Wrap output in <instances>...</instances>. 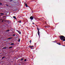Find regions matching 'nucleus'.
I'll return each mask as SVG.
<instances>
[{"label":"nucleus","instance_id":"nucleus-24","mask_svg":"<svg viewBox=\"0 0 65 65\" xmlns=\"http://www.w3.org/2000/svg\"><path fill=\"white\" fill-rule=\"evenodd\" d=\"M53 42H54V43L56 42V41H54Z\"/></svg>","mask_w":65,"mask_h":65},{"label":"nucleus","instance_id":"nucleus-33","mask_svg":"<svg viewBox=\"0 0 65 65\" xmlns=\"http://www.w3.org/2000/svg\"><path fill=\"white\" fill-rule=\"evenodd\" d=\"M15 3H17V2H16Z\"/></svg>","mask_w":65,"mask_h":65},{"label":"nucleus","instance_id":"nucleus-4","mask_svg":"<svg viewBox=\"0 0 65 65\" xmlns=\"http://www.w3.org/2000/svg\"><path fill=\"white\" fill-rule=\"evenodd\" d=\"M29 47H30L31 49H33L34 47V46H29Z\"/></svg>","mask_w":65,"mask_h":65},{"label":"nucleus","instance_id":"nucleus-16","mask_svg":"<svg viewBox=\"0 0 65 65\" xmlns=\"http://www.w3.org/2000/svg\"><path fill=\"white\" fill-rule=\"evenodd\" d=\"M26 61H27V59H25L24 61H25V62H26Z\"/></svg>","mask_w":65,"mask_h":65},{"label":"nucleus","instance_id":"nucleus-3","mask_svg":"<svg viewBox=\"0 0 65 65\" xmlns=\"http://www.w3.org/2000/svg\"><path fill=\"white\" fill-rule=\"evenodd\" d=\"M0 22H1V23H4V20H3L2 19H0Z\"/></svg>","mask_w":65,"mask_h":65},{"label":"nucleus","instance_id":"nucleus-28","mask_svg":"<svg viewBox=\"0 0 65 65\" xmlns=\"http://www.w3.org/2000/svg\"><path fill=\"white\" fill-rule=\"evenodd\" d=\"M6 6H8V5H6Z\"/></svg>","mask_w":65,"mask_h":65},{"label":"nucleus","instance_id":"nucleus-1","mask_svg":"<svg viewBox=\"0 0 65 65\" xmlns=\"http://www.w3.org/2000/svg\"><path fill=\"white\" fill-rule=\"evenodd\" d=\"M59 38L61 40H63V41H65V37H64V36L60 35L59 36Z\"/></svg>","mask_w":65,"mask_h":65},{"label":"nucleus","instance_id":"nucleus-8","mask_svg":"<svg viewBox=\"0 0 65 65\" xmlns=\"http://www.w3.org/2000/svg\"><path fill=\"white\" fill-rule=\"evenodd\" d=\"M13 18H14V19H15V20H17V19L16 18V17L15 16L13 17Z\"/></svg>","mask_w":65,"mask_h":65},{"label":"nucleus","instance_id":"nucleus-12","mask_svg":"<svg viewBox=\"0 0 65 65\" xmlns=\"http://www.w3.org/2000/svg\"><path fill=\"white\" fill-rule=\"evenodd\" d=\"M7 23H8V24L10 23V21H7Z\"/></svg>","mask_w":65,"mask_h":65},{"label":"nucleus","instance_id":"nucleus-6","mask_svg":"<svg viewBox=\"0 0 65 65\" xmlns=\"http://www.w3.org/2000/svg\"><path fill=\"white\" fill-rule=\"evenodd\" d=\"M16 31H18V32L19 33V34H21V32L20 31H19L18 30H16Z\"/></svg>","mask_w":65,"mask_h":65},{"label":"nucleus","instance_id":"nucleus-10","mask_svg":"<svg viewBox=\"0 0 65 65\" xmlns=\"http://www.w3.org/2000/svg\"><path fill=\"white\" fill-rule=\"evenodd\" d=\"M25 6L26 7H28V5H27V4H25Z\"/></svg>","mask_w":65,"mask_h":65},{"label":"nucleus","instance_id":"nucleus-2","mask_svg":"<svg viewBox=\"0 0 65 65\" xmlns=\"http://www.w3.org/2000/svg\"><path fill=\"white\" fill-rule=\"evenodd\" d=\"M37 29L38 31V34L39 37L40 36V35H39V28H38V27H37Z\"/></svg>","mask_w":65,"mask_h":65},{"label":"nucleus","instance_id":"nucleus-34","mask_svg":"<svg viewBox=\"0 0 65 65\" xmlns=\"http://www.w3.org/2000/svg\"><path fill=\"white\" fill-rule=\"evenodd\" d=\"M23 62H24V61H23Z\"/></svg>","mask_w":65,"mask_h":65},{"label":"nucleus","instance_id":"nucleus-17","mask_svg":"<svg viewBox=\"0 0 65 65\" xmlns=\"http://www.w3.org/2000/svg\"><path fill=\"white\" fill-rule=\"evenodd\" d=\"M0 5H2V3H0Z\"/></svg>","mask_w":65,"mask_h":65},{"label":"nucleus","instance_id":"nucleus-26","mask_svg":"<svg viewBox=\"0 0 65 65\" xmlns=\"http://www.w3.org/2000/svg\"><path fill=\"white\" fill-rule=\"evenodd\" d=\"M25 63H26L25 62H23V63H22V64H25Z\"/></svg>","mask_w":65,"mask_h":65},{"label":"nucleus","instance_id":"nucleus-7","mask_svg":"<svg viewBox=\"0 0 65 65\" xmlns=\"http://www.w3.org/2000/svg\"><path fill=\"white\" fill-rule=\"evenodd\" d=\"M30 19L31 20H33V17L32 16H31L30 18Z\"/></svg>","mask_w":65,"mask_h":65},{"label":"nucleus","instance_id":"nucleus-31","mask_svg":"<svg viewBox=\"0 0 65 65\" xmlns=\"http://www.w3.org/2000/svg\"><path fill=\"white\" fill-rule=\"evenodd\" d=\"M21 63H22V64H23V62H21Z\"/></svg>","mask_w":65,"mask_h":65},{"label":"nucleus","instance_id":"nucleus-15","mask_svg":"<svg viewBox=\"0 0 65 65\" xmlns=\"http://www.w3.org/2000/svg\"><path fill=\"white\" fill-rule=\"evenodd\" d=\"M23 60V58H21V61H22Z\"/></svg>","mask_w":65,"mask_h":65},{"label":"nucleus","instance_id":"nucleus-29","mask_svg":"<svg viewBox=\"0 0 65 65\" xmlns=\"http://www.w3.org/2000/svg\"><path fill=\"white\" fill-rule=\"evenodd\" d=\"M32 24H34V23H32Z\"/></svg>","mask_w":65,"mask_h":65},{"label":"nucleus","instance_id":"nucleus-14","mask_svg":"<svg viewBox=\"0 0 65 65\" xmlns=\"http://www.w3.org/2000/svg\"><path fill=\"white\" fill-rule=\"evenodd\" d=\"M18 41V42H20V39H19Z\"/></svg>","mask_w":65,"mask_h":65},{"label":"nucleus","instance_id":"nucleus-22","mask_svg":"<svg viewBox=\"0 0 65 65\" xmlns=\"http://www.w3.org/2000/svg\"><path fill=\"white\" fill-rule=\"evenodd\" d=\"M5 58V57H2V59H3V58Z\"/></svg>","mask_w":65,"mask_h":65},{"label":"nucleus","instance_id":"nucleus-30","mask_svg":"<svg viewBox=\"0 0 65 65\" xmlns=\"http://www.w3.org/2000/svg\"><path fill=\"white\" fill-rule=\"evenodd\" d=\"M2 54V53H0V55H1V54Z\"/></svg>","mask_w":65,"mask_h":65},{"label":"nucleus","instance_id":"nucleus-32","mask_svg":"<svg viewBox=\"0 0 65 65\" xmlns=\"http://www.w3.org/2000/svg\"><path fill=\"white\" fill-rule=\"evenodd\" d=\"M45 28H46V27H45Z\"/></svg>","mask_w":65,"mask_h":65},{"label":"nucleus","instance_id":"nucleus-13","mask_svg":"<svg viewBox=\"0 0 65 65\" xmlns=\"http://www.w3.org/2000/svg\"><path fill=\"white\" fill-rule=\"evenodd\" d=\"M11 45H14V43H11Z\"/></svg>","mask_w":65,"mask_h":65},{"label":"nucleus","instance_id":"nucleus-20","mask_svg":"<svg viewBox=\"0 0 65 65\" xmlns=\"http://www.w3.org/2000/svg\"><path fill=\"white\" fill-rule=\"evenodd\" d=\"M7 32H9V29L7 30Z\"/></svg>","mask_w":65,"mask_h":65},{"label":"nucleus","instance_id":"nucleus-5","mask_svg":"<svg viewBox=\"0 0 65 65\" xmlns=\"http://www.w3.org/2000/svg\"><path fill=\"white\" fill-rule=\"evenodd\" d=\"M6 48H7V49H9V47H3L2 49H5Z\"/></svg>","mask_w":65,"mask_h":65},{"label":"nucleus","instance_id":"nucleus-19","mask_svg":"<svg viewBox=\"0 0 65 65\" xmlns=\"http://www.w3.org/2000/svg\"><path fill=\"white\" fill-rule=\"evenodd\" d=\"M1 14H2V15H4V13H1Z\"/></svg>","mask_w":65,"mask_h":65},{"label":"nucleus","instance_id":"nucleus-18","mask_svg":"<svg viewBox=\"0 0 65 65\" xmlns=\"http://www.w3.org/2000/svg\"><path fill=\"white\" fill-rule=\"evenodd\" d=\"M11 39V38H8V39Z\"/></svg>","mask_w":65,"mask_h":65},{"label":"nucleus","instance_id":"nucleus-27","mask_svg":"<svg viewBox=\"0 0 65 65\" xmlns=\"http://www.w3.org/2000/svg\"><path fill=\"white\" fill-rule=\"evenodd\" d=\"M15 34H13V35H12L13 36H15Z\"/></svg>","mask_w":65,"mask_h":65},{"label":"nucleus","instance_id":"nucleus-25","mask_svg":"<svg viewBox=\"0 0 65 65\" xmlns=\"http://www.w3.org/2000/svg\"><path fill=\"white\" fill-rule=\"evenodd\" d=\"M10 2H11V1H12V0H10Z\"/></svg>","mask_w":65,"mask_h":65},{"label":"nucleus","instance_id":"nucleus-11","mask_svg":"<svg viewBox=\"0 0 65 65\" xmlns=\"http://www.w3.org/2000/svg\"><path fill=\"white\" fill-rule=\"evenodd\" d=\"M21 21H18V22L19 23H21Z\"/></svg>","mask_w":65,"mask_h":65},{"label":"nucleus","instance_id":"nucleus-23","mask_svg":"<svg viewBox=\"0 0 65 65\" xmlns=\"http://www.w3.org/2000/svg\"><path fill=\"white\" fill-rule=\"evenodd\" d=\"M29 42H30V43H31V40H30L29 41Z\"/></svg>","mask_w":65,"mask_h":65},{"label":"nucleus","instance_id":"nucleus-21","mask_svg":"<svg viewBox=\"0 0 65 65\" xmlns=\"http://www.w3.org/2000/svg\"><path fill=\"white\" fill-rule=\"evenodd\" d=\"M12 47H9V48H12Z\"/></svg>","mask_w":65,"mask_h":65},{"label":"nucleus","instance_id":"nucleus-9","mask_svg":"<svg viewBox=\"0 0 65 65\" xmlns=\"http://www.w3.org/2000/svg\"><path fill=\"white\" fill-rule=\"evenodd\" d=\"M57 44H58V45H61V44L59 42H57Z\"/></svg>","mask_w":65,"mask_h":65}]
</instances>
